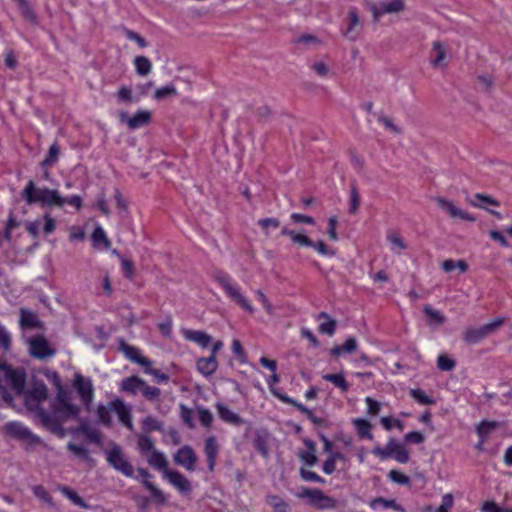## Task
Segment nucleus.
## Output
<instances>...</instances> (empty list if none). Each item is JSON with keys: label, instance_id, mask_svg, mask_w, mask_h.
I'll return each instance as SVG.
<instances>
[{"label": "nucleus", "instance_id": "nucleus-1", "mask_svg": "<svg viewBox=\"0 0 512 512\" xmlns=\"http://www.w3.org/2000/svg\"><path fill=\"white\" fill-rule=\"evenodd\" d=\"M48 398V388L42 381H35L32 387L24 393L27 409L34 412L39 422L49 431L59 429V423L46 411L41 404Z\"/></svg>", "mask_w": 512, "mask_h": 512}, {"label": "nucleus", "instance_id": "nucleus-2", "mask_svg": "<svg viewBox=\"0 0 512 512\" xmlns=\"http://www.w3.org/2000/svg\"><path fill=\"white\" fill-rule=\"evenodd\" d=\"M72 391L63 385L56 389L55 402L52 404L50 415L59 423V429L50 431L58 436H64L63 424L68 420L78 419L80 407L72 403Z\"/></svg>", "mask_w": 512, "mask_h": 512}, {"label": "nucleus", "instance_id": "nucleus-3", "mask_svg": "<svg viewBox=\"0 0 512 512\" xmlns=\"http://www.w3.org/2000/svg\"><path fill=\"white\" fill-rule=\"evenodd\" d=\"M22 197L29 205L39 203L41 206L63 207V197L57 190L37 188L32 180L27 182Z\"/></svg>", "mask_w": 512, "mask_h": 512}, {"label": "nucleus", "instance_id": "nucleus-4", "mask_svg": "<svg viewBox=\"0 0 512 512\" xmlns=\"http://www.w3.org/2000/svg\"><path fill=\"white\" fill-rule=\"evenodd\" d=\"M214 279L220 285V287L224 290L227 297L240 306L243 310L254 313L255 309L247 299V297L242 293L241 287L232 279L230 275L225 272L217 271L214 274Z\"/></svg>", "mask_w": 512, "mask_h": 512}, {"label": "nucleus", "instance_id": "nucleus-5", "mask_svg": "<svg viewBox=\"0 0 512 512\" xmlns=\"http://www.w3.org/2000/svg\"><path fill=\"white\" fill-rule=\"evenodd\" d=\"M281 235L286 236L290 241L298 247L313 248L322 256H334L335 252L330 249L322 240L313 241L306 233L300 230L291 229L284 226L281 229Z\"/></svg>", "mask_w": 512, "mask_h": 512}, {"label": "nucleus", "instance_id": "nucleus-6", "mask_svg": "<svg viewBox=\"0 0 512 512\" xmlns=\"http://www.w3.org/2000/svg\"><path fill=\"white\" fill-rule=\"evenodd\" d=\"M120 390L129 395L141 393L146 399L154 400L159 394V389L151 387L138 376L124 378L120 383Z\"/></svg>", "mask_w": 512, "mask_h": 512}, {"label": "nucleus", "instance_id": "nucleus-7", "mask_svg": "<svg viewBox=\"0 0 512 512\" xmlns=\"http://www.w3.org/2000/svg\"><path fill=\"white\" fill-rule=\"evenodd\" d=\"M504 323V319L498 317L480 327H468L462 333L463 340L468 344H477L489 335L493 334Z\"/></svg>", "mask_w": 512, "mask_h": 512}, {"label": "nucleus", "instance_id": "nucleus-8", "mask_svg": "<svg viewBox=\"0 0 512 512\" xmlns=\"http://www.w3.org/2000/svg\"><path fill=\"white\" fill-rule=\"evenodd\" d=\"M137 438V446L140 453L148 459L151 466L160 470V452L155 448L156 440L146 434H138Z\"/></svg>", "mask_w": 512, "mask_h": 512}, {"label": "nucleus", "instance_id": "nucleus-9", "mask_svg": "<svg viewBox=\"0 0 512 512\" xmlns=\"http://www.w3.org/2000/svg\"><path fill=\"white\" fill-rule=\"evenodd\" d=\"M29 353L36 359H47L56 354V350L51 347L43 335H35L27 340Z\"/></svg>", "mask_w": 512, "mask_h": 512}, {"label": "nucleus", "instance_id": "nucleus-10", "mask_svg": "<svg viewBox=\"0 0 512 512\" xmlns=\"http://www.w3.org/2000/svg\"><path fill=\"white\" fill-rule=\"evenodd\" d=\"M405 6V0H388L371 3L369 5V10L372 13L373 19L378 21L386 14H397L404 11Z\"/></svg>", "mask_w": 512, "mask_h": 512}, {"label": "nucleus", "instance_id": "nucleus-11", "mask_svg": "<svg viewBox=\"0 0 512 512\" xmlns=\"http://www.w3.org/2000/svg\"><path fill=\"white\" fill-rule=\"evenodd\" d=\"M73 387L77 391L83 405L89 410L94 396V387L91 379L76 373L74 375Z\"/></svg>", "mask_w": 512, "mask_h": 512}, {"label": "nucleus", "instance_id": "nucleus-12", "mask_svg": "<svg viewBox=\"0 0 512 512\" xmlns=\"http://www.w3.org/2000/svg\"><path fill=\"white\" fill-rule=\"evenodd\" d=\"M3 429H4V432L6 433V435H8L12 438L26 441L31 444L40 442V438L38 436L34 435L30 431L29 428H27L20 422H17V421L7 422L4 425Z\"/></svg>", "mask_w": 512, "mask_h": 512}, {"label": "nucleus", "instance_id": "nucleus-13", "mask_svg": "<svg viewBox=\"0 0 512 512\" xmlns=\"http://www.w3.org/2000/svg\"><path fill=\"white\" fill-rule=\"evenodd\" d=\"M119 348L124 353L127 359L141 365L144 368L145 373L158 376V370H154L151 368L150 360L142 356L138 348L127 344L123 340L120 342Z\"/></svg>", "mask_w": 512, "mask_h": 512}, {"label": "nucleus", "instance_id": "nucleus-14", "mask_svg": "<svg viewBox=\"0 0 512 512\" xmlns=\"http://www.w3.org/2000/svg\"><path fill=\"white\" fill-rule=\"evenodd\" d=\"M162 475L181 495L190 494L192 490L191 483L183 474L174 470L162 469Z\"/></svg>", "mask_w": 512, "mask_h": 512}, {"label": "nucleus", "instance_id": "nucleus-15", "mask_svg": "<svg viewBox=\"0 0 512 512\" xmlns=\"http://www.w3.org/2000/svg\"><path fill=\"white\" fill-rule=\"evenodd\" d=\"M107 460L116 470L126 476L133 475L132 465L124 458L119 447L112 448L107 455Z\"/></svg>", "mask_w": 512, "mask_h": 512}, {"label": "nucleus", "instance_id": "nucleus-16", "mask_svg": "<svg viewBox=\"0 0 512 512\" xmlns=\"http://www.w3.org/2000/svg\"><path fill=\"white\" fill-rule=\"evenodd\" d=\"M120 121L127 124L129 129L136 130L150 123L151 113L147 110H138L133 116H129L123 112L120 114Z\"/></svg>", "mask_w": 512, "mask_h": 512}, {"label": "nucleus", "instance_id": "nucleus-17", "mask_svg": "<svg viewBox=\"0 0 512 512\" xmlns=\"http://www.w3.org/2000/svg\"><path fill=\"white\" fill-rule=\"evenodd\" d=\"M361 27L362 23L356 8H350L347 14V27L343 31V35L347 39L355 41L360 34Z\"/></svg>", "mask_w": 512, "mask_h": 512}, {"label": "nucleus", "instance_id": "nucleus-18", "mask_svg": "<svg viewBox=\"0 0 512 512\" xmlns=\"http://www.w3.org/2000/svg\"><path fill=\"white\" fill-rule=\"evenodd\" d=\"M197 457L190 446L181 447L174 455V461L188 471L195 469Z\"/></svg>", "mask_w": 512, "mask_h": 512}, {"label": "nucleus", "instance_id": "nucleus-19", "mask_svg": "<svg viewBox=\"0 0 512 512\" xmlns=\"http://www.w3.org/2000/svg\"><path fill=\"white\" fill-rule=\"evenodd\" d=\"M447 47L440 41L432 43L430 63L435 68H444L447 64Z\"/></svg>", "mask_w": 512, "mask_h": 512}, {"label": "nucleus", "instance_id": "nucleus-20", "mask_svg": "<svg viewBox=\"0 0 512 512\" xmlns=\"http://www.w3.org/2000/svg\"><path fill=\"white\" fill-rule=\"evenodd\" d=\"M111 408L116 414L120 422L125 425L130 431H133L134 425L132 423L130 408L120 399L111 402Z\"/></svg>", "mask_w": 512, "mask_h": 512}, {"label": "nucleus", "instance_id": "nucleus-21", "mask_svg": "<svg viewBox=\"0 0 512 512\" xmlns=\"http://www.w3.org/2000/svg\"><path fill=\"white\" fill-rule=\"evenodd\" d=\"M182 335L187 341L193 342L201 348H207L212 341L211 336L201 330L182 329Z\"/></svg>", "mask_w": 512, "mask_h": 512}, {"label": "nucleus", "instance_id": "nucleus-22", "mask_svg": "<svg viewBox=\"0 0 512 512\" xmlns=\"http://www.w3.org/2000/svg\"><path fill=\"white\" fill-rule=\"evenodd\" d=\"M386 240L390 245L391 252L396 255H401L408 248L406 240L395 230L387 231Z\"/></svg>", "mask_w": 512, "mask_h": 512}, {"label": "nucleus", "instance_id": "nucleus-23", "mask_svg": "<svg viewBox=\"0 0 512 512\" xmlns=\"http://www.w3.org/2000/svg\"><path fill=\"white\" fill-rule=\"evenodd\" d=\"M196 367L199 373L205 377L213 375L218 368L216 356L201 357L196 361Z\"/></svg>", "mask_w": 512, "mask_h": 512}, {"label": "nucleus", "instance_id": "nucleus-24", "mask_svg": "<svg viewBox=\"0 0 512 512\" xmlns=\"http://www.w3.org/2000/svg\"><path fill=\"white\" fill-rule=\"evenodd\" d=\"M219 446L214 436H210L205 440L204 453L207 457L208 468L214 470L218 456Z\"/></svg>", "mask_w": 512, "mask_h": 512}, {"label": "nucleus", "instance_id": "nucleus-25", "mask_svg": "<svg viewBox=\"0 0 512 512\" xmlns=\"http://www.w3.org/2000/svg\"><path fill=\"white\" fill-rule=\"evenodd\" d=\"M8 381L11 388L18 394L22 393L25 388L26 376L21 369H10L7 373Z\"/></svg>", "mask_w": 512, "mask_h": 512}, {"label": "nucleus", "instance_id": "nucleus-26", "mask_svg": "<svg viewBox=\"0 0 512 512\" xmlns=\"http://www.w3.org/2000/svg\"><path fill=\"white\" fill-rule=\"evenodd\" d=\"M216 409L219 417L226 423L240 426L243 424L242 418L235 412H233L227 405L218 402L216 404Z\"/></svg>", "mask_w": 512, "mask_h": 512}, {"label": "nucleus", "instance_id": "nucleus-27", "mask_svg": "<svg viewBox=\"0 0 512 512\" xmlns=\"http://www.w3.org/2000/svg\"><path fill=\"white\" fill-rule=\"evenodd\" d=\"M358 348V342L354 337H349L342 345L334 346L330 353L332 356L338 358L343 354H351Z\"/></svg>", "mask_w": 512, "mask_h": 512}, {"label": "nucleus", "instance_id": "nucleus-28", "mask_svg": "<svg viewBox=\"0 0 512 512\" xmlns=\"http://www.w3.org/2000/svg\"><path fill=\"white\" fill-rule=\"evenodd\" d=\"M76 433H82L86 438L97 445L101 444L102 435L99 430L90 427L86 422L81 421L79 426L75 429Z\"/></svg>", "mask_w": 512, "mask_h": 512}, {"label": "nucleus", "instance_id": "nucleus-29", "mask_svg": "<svg viewBox=\"0 0 512 512\" xmlns=\"http://www.w3.org/2000/svg\"><path fill=\"white\" fill-rule=\"evenodd\" d=\"M369 506L374 511H381L386 509H393L395 511L403 512L404 509L401 505L397 504L395 500H388L384 498H375L369 502Z\"/></svg>", "mask_w": 512, "mask_h": 512}, {"label": "nucleus", "instance_id": "nucleus-30", "mask_svg": "<svg viewBox=\"0 0 512 512\" xmlns=\"http://www.w3.org/2000/svg\"><path fill=\"white\" fill-rule=\"evenodd\" d=\"M322 378L325 381L332 383L342 393H346L350 388V385L347 382L343 372L334 373V374H332V373L324 374L322 376Z\"/></svg>", "mask_w": 512, "mask_h": 512}, {"label": "nucleus", "instance_id": "nucleus-31", "mask_svg": "<svg viewBox=\"0 0 512 512\" xmlns=\"http://www.w3.org/2000/svg\"><path fill=\"white\" fill-rule=\"evenodd\" d=\"M317 320L324 319L322 323H320L318 330L322 334H327L329 336H333L336 331V321L332 319L327 313L321 312L316 316Z\"/></svg>", "mask_w": 512, "mask_h": 512}, {"label": "nucleus", "instance_id": "nucleus-32", "mask_svg": "<svg viewBox=\"0 0 512 512\" xmlns=\"http://www.w3.org/2000/svg\"><path fill=\"white\" fill-rule=\"evenodd\" d=\"M424 312L428 318L427 323L432 328H438L446 320L445 316L440 311L432 308L430 305L424 307Z\"/></svg>", "mask_w": 512, "mask_h": 512}, {"label": "nucleus", "instance_id": "nucleus-33", "mask_svg": "<svg viewBox=\"0 0 512 512\" xmlns=\"http://www.w3.org/2000/svg\"><path fill=\"white\" fill-rule=\"evenodd\" d=\"M469 203L477 208L489 210L488 206H499V202L494 198L484 195V194H476L473 198L469 199Z\"/></svg>", "mask_w": 512, "mask_h": 512}, {"label": "nucleus", "instance_id": "nucleus-34", "mask_svg": "<svg viewBox=\"0 0 512 512\" xmlns=\"http://www.w3.org/2000/svg\"><path fill=\"white\" fill-rule=\"evenodd\" d=\"M354 427L357 430L358 435L361 438H367L371 440L373 435L371 433L372 425L370 422L364 418H355L352 420Z\"/></svg>", "mask_w": 512, "mask_h": 512}, {"label": "nucleus", "instance_id": "nucleus-35", "mask_svg": "<svg viewBox=\"0 0 512 512\" xmlns=\"http://www.w3.org/2000/svg\"><path fill=\"white\" fill-rule=\"evenodd\" d=\"M20 325L24 328H41V322L36 314L28 310H21Z\"/></svg>", "mask_w": 512, "mask_h": 512}, {"label": "nucleus", "instance_id": "nucleus-36", "mask_svg": "<svg viewBox=\"0 0 512 512\" xmlns=\"http://www.w3.org/2000/svg\"><path fill=\"white\" fill-rule=\"evenodd\" d=\"M22 16L32 24H37V16L27 0H15Z\"/></svg>", "mask_w": 512, "mask_h": 512}, {"label": "nucleus", "instance_id": "nucleus-37", "mask_svg": "<svg viewBox=\"0 0 512 512\" xmlns=\"http://www.w3.org/2000/svg\"><path fill=\"white\" fill-rule=\"evenodd\" d=\"M441 268L447 273L452 272L455 269L459 270L460 273H465L468 270V264L464 260L454 261L452 259H447L442 262Z\"/></svg>", "mask_w": 512, "mask_h": 512}, {"label": "nucleus", "instance_id": "nucleus-38", "mask_svg": "<svg viewBox=\"0 0 512 512\" xmlns=\"http://www.w3.org/2000/svg\"><path fill=\"white\" fill-rule=\"evenodd\" d=\"M59 491L65 497H67L69 500H71V502L73 504H75L76 506H79L81 508H87L88 507V505L83 500V498L80 497L74 490L70 489L69 487H67V486H60L59 487Z\"/></svg>", "mask_w": 512, "mask_h": 512}, {"label": "nucleus", "instance_id": "nucleus-39", "mask_svg": "<svg viewBox=\"0 0 512 512\" xmlns=\"http://www.w3.org/2000/svg\"><path fill=\"white\" fill-rule=\"evenodd\" d=\"M499 426L496 421H482L477 426V434L483 440H487L488 436Z\"/></svg>", "mask_w": 512, "mask_h": 512}, {"label": "nucleus", "instance_id": "nucleus-40", "mask_svg": "<svg viewBox=\"0 0 512 512\" xmlns=\"http://www.w3.org/2000/svg\"><path fill=\"white\" fill-rule=\"evenodd\" d=\"M59 155H60V148H59L57 142H54L50 146L46 157L41 162V166L42 167L53 166L54 164L57 163Z\"/></svg>", "mask_w": 512, "mask_h": 512}, {"label": "nucleus", "instance_id": "nucleus-41", "mask_svg": "<svg viewBox=\"0 0 512 512\" xmlns=\"http://www.w3.org/2000/svg\"><path fill=\"white\" fill-rule=\"evenodd\" d=\"M267 504L273 508L274 512H289V505L279 496L270 495L266 499Z\"/></svg>", "mask_w": 512, "mask_h": 512}, {"label": "nucleus", "instance_id": "nucleus-42", "mask_svg": "<svg viewBox=\"0 0 512 512\" xmlns=\"http://www.w3.org/2000/svg\"><path fill=\"white\" fill-rule=\"evenodd\" d=\"M393 446H395V440L390 439L385 447L378 446L373 448L372 453L381 460H385L392 457Z\"/></svg>", "mask_w": 512, "mask_h": 512}, {"label": "nucleus", "instance_id": "nucleus-43", "mask_svg": "<svg viewBox=\"0 0 512 512\" xmlns=\"http://www.w3.org/2000/svg\"><path fill=\"white\" fill-rule=\"evenodd\" d=\"M392 457L399 463L404 464L409 461V454L406 449L395 440V446L392 449Z\"/></svg>", "mask_w": 512, "mask_h": 512}, {"label": "nucleus", "instance_id": "nucleus-44", "mask_svg": "<svg viewBox=\"0 0 512 512\" xmlns=\"http://www.w3.org/2000/svg\"><path fill=\"white\" fill-rule=\"evenodd\" d=\"M92 241L94 245L102 243L106 249L110 248L111 242L107 238L105 231L100 227H96L92 233Z\"/></svg>", "mask_w": 512, "mask_h": 512}, {"label": "nucleus", "instance_id": "nucleus-45", "mask_svg": "<svg viewBox=\"0 0 512 512\" xmlns=\"http://www.w3.org/2000/svg\"><path fill=\"white\" fill-rule=\"evenodd\" d=\"M134 64L139 75H147L151 70V62L145 56H137Z\"/></svg>", "mask_w": 512, "mask_h": 512}, {"label": "nucleus", "instance_id": "nucleus-46", "mask_svg": "<svg viewBox=\"0 0 512 512\" xmlns=\"http://www.w3.org/2000/svg\"><path fill=\"white\" fill-rule=\"evenodd\" d=\"M321 490L316 488H302L297 496L299 498H307L310 502V504L314 505L315 502L319 499V496H321Z\"/></svg>", "mask_w": 512, "mask_h": 512}, {"label": "nucleus", "instance_id": "nucleus-47", "mask_svg": "<svg viewBox=\"0 0 512 512\" xmlns=\"http://www.w3.org/2000/svg\"><path fill=\"white\" fill-rule=\"evenodd\" d=\"M337 505V502L335 499H333L330 496H327L323 492H321V496H319V499L315 502L314 506L318 509H335Z\"/></svg>", "mask_w": 512, "mask_h": 512}, {"label": "nucleus", "instance_id": "nucleus-48", "mask_svg": "<svg viewBox=\"0 0 512 512\" xmlns=\"http://www.w3.org/2000/svg\"><path fill=\"white\" fill-rule=\"evenodd\" d=\"M111 410H112L111 403L109 404V407H107L103 404L98 405L97 417H98L99 422H101L103 425L110 426V424H111L110 411Z\"/></svg>", "mask_w": 512, "mask_h": 512}, {"label": "nucleus", "instance_id": "nucleus-49", "mask_svg": "<svg viewBox=\"0 0 512 512\" xmlns=\"http://www.w3.org/2000/svg\"><path fill=\"white\" fill-rule=\"evenodd\" d=\"M141 428H142V433L141 434L148 435L152 431L160 430V423L155 418H153L151 416H147L142 421Z\"/></svg>", "mask_w": 512, "mask_h": 512}, {"label": "nucleus", "instance_id": "nucleus-50", "mask_svg": "<svg viewBox=\"0 0 512 512\" xmlns=\"http://www.w3.org/2000/svg\"><path fill=\"white\" fill-rule=\"evenodd\" d=\"M380 422L386 431H390L392 428H397L399 431L404 429V423L392 417L383 416L381 417Z\"/></svg>", "mask_w": 512, "mask_h": 512}, {"label": "nucleus", "instance_id": "nucleus-51", "mask_svg": "<svg viewBox=\"0 0 512 512\" xmlns=\"http://www.w3.org/2000/svg\"><path fill=\"white\" fill-rule=\"evenodd\" d=\"M196 411L200 423L205 427H210L213 422V415L211 411L202 406L197 407Z\"/></svg>", "mask_w": 512, "mask_h": 512}, {"label": "nucleus", "instance_id": "nucleus-52", "mask_svg": "<svg viewBox=\"0 0 512 512\" xmlns=\"http://www.w3.org/2000/svg\"><path fill=\"white\" fill-rule=\"evenodd\" d=\"M410 395L417 401L419 402L420 404H423V405H431V404H434L435 401L433 398H431L430 396H428L424 391H422L421 389H412L410 391Z\"/></svg>", "mask_w": 512, "mask_h": 512}, {"label": "nucleus", "instance_id": "nucleus-53", "mask_svg": "<svg viewBox=\"0 0 512 512\" xmlns=\"http://www.w3.org/2000/svg\"><path fill=\"white\" fill-rule=\"evenodd\" d=\"M437 367L442 371H451L455 367V361L446 354H441L437 358Z\"/></svg>", "mask_w": 512, "mask_h": 512}, {"label": "nucleus", "instance_id": "nucleus-54", "mask_svg": "<svg viewBox=\"0 0 512 512\" xmlns=\"http://www.w3.org/2000/svg\"><path fill=\"white\" fill-rule=\"evenodd\" d=\"M364 402L367 406V414H369L370 416H376L380 413L381 411V407H382V403L373 399L372 397L370 396H367L365 399H364Z\"/></svg>", "mask_w": 512, "mask_h": 512}, {"label": "nucleus", "instance_id": "nucleus-55", "mask_svg": "<svg viewBox=\"0 0 512 512\" xmlns=\"http://www.w3.org/2000/svg\"><path fill=\"white\" fill-rule=\"evenodd\" d=\"M33 494L42 500L43 502L47 503L49 506H53V499L51 495L46 491V489L42 485H36L33 487Z\"/></svg>", "mask_w": 512, "mask_h": 512}, {"label": "nucleus", "instance_id": "nucleus-56", "mask_svg": "<svg viewBox=\"0 0 512 512\" xmlns=\"http://www.w3.org/2000/svg\"><path fill=\"white\" fill-rule=\"evenodd\" d=\"M436 205L444 211L449 217H451L453 210L455 208L454 202L444 198V197H437L435 198Z\"/></svg>", "mask_w": 512, "mask_h": 512}, {"label": "nucleus", "instance_id": "nucleus-57", "mask_svg": "<svg viewBox=\"0 0 512 512\" xmlns=\"http://www.w3.org/2000/svg\"><path fill=\"white\" fill-rule=\"evenodd\" d=\"M290 220L293 224L315 225L316 223L315 219L312 216L296 212L290 215Z\"/></svg>", "mask_w": 512, "mask_h": 512}, {"label": "nucleus", "instance_id": "nucleus-58", "mask_svg": "<svg viewBox=\"0 0 512 512\" xmlns=\"http://www.w3.org/2000/svg\"><path fill=\"white\" fill-rule=\"evenodd\" d=\"M450 218H452L454 220H462V221H468V222L476 221L475 216H473L469 212L459 208L458 206H455Z\"/></svg>", "mask_w": 512, "mask_h": 512}, {"label": "nucleus", "instance_id": "nucleus-59", "mask_svg": "<svg viewBox=\"0 0 512 512\" xmlns=\"http://www.w3.org/2000/svg\"><path fill=\"white\" fill-rule=\"evenodd\" d=\"M67 448L69 451H71L76 457L82 459V460H89L90 456L88 453V450L84 448L83 446L74 444V443H68Z\"/></svg>", "mask_w": 512, "mask_h": 512}, {"label": "nucleus", "instance_id": "nucleus-60", "mask_svg": "<svg viewBox=\"0 0 512 512\" xmlns=\"http://www.w3.org/2000/svg\"><path fill=\"white\" fill-rule=\"evenodd\" d=\"M0 348L4 352L11 348V335L2 324H0Z\"/></svg>", "mask_w": 512, "mask_h": 512}, {"label": "nucleus", "instance_id": "nucleus-61", "mask_svg": "<svg viewBox=\"0 0 512 512\" xmlns=\"http://www.w3.org/2000/svg\"><path fill=\"white\" fill-rule=\"evenodd\" d=\"M454 505V497L451 493H447L442 496L440 506L435 510V512H450Z\"/></svg>", "mask_w": 512, "mask_h": 512}, {"label": "nucleus", "instance_id": "nucleus-62", "mask_svg": "<svg viewBox=\"0 0 512 512\" xmlns=\"http://www.w3.org/2000/svg\"><path fill=\"white\" fill-rule=\"evenodd\" d=\"M255 294H256V297H257L258 301L262 304V306H263L264 310L266 311V313L269 314V315H273L274 314V307L270 303V301L268 300V298L264 294V292L262 290H257L255 292Z\"/></svg>", "mask_w": 512, "mask_h": 512}, {"label": "nucleus", "instance_id": "nucleus-63", "mask_svg": "<svg viewBox=\"0 0 512 512\" xmlns=\"http://www.w3.org/2000/svg\"><path fill=\"white\" fill-rule=\"evenodd\" d=\"M313 71L320 77L329 76L330 69L328 65L323 61H316L311 65Z\"/></svg>", "mask_w": 512, "mask_h": 512}, {"label": "nucleus", "instance_id": "nucleus-64", "mask_svg": "<svg viewBox=\"0 0 512 512\" xmlns=\"http://www.w3.org/2000/svg\"><path fill=\"white\" fill-rule=\"evenodd\" d=\"M388 477L391 481L400 485H407L410 481L408 476L397 470H391L388 474Z\"/></svg>", "mask_w": 512, "mask_h": 512}]
</instances>
